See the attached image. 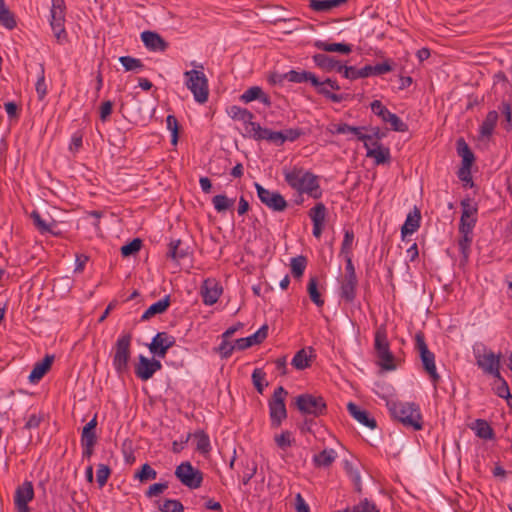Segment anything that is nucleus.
<instances>
[{
  "label": "nucleus",
  "mask_w": 512,
  "mask_h": 512,
  "mask_svg": "<svg viewBox=\"0 0 512 512\" xmlns=\"http://www.w3.org/2000/svg\"><path fill=\"white\" fill-rule=\"evenodd\" d=\"M284 77H286V80L293 83L310 82L311 86L315 88L317 94L322 95L333 103H340L345 99L342 94H336L327 89V87H330L335 91L341 89L336 79L326 78L321 81L314 73L305 70H290L284 73Z\"/></svg>",
  "instance_id": "obj_1"
},
{
  "label": "nucleus",
  "mask_w": 512,
  "mask_h": 512,
  "mask_svg": "<svg viewBox=\"0 0 512 512\" xmlns=\"http://www.w3.org/2000/svg\"><path fill=\"white\" fill-rule=\"evenodd\" d=\"M286 183L300 194L306 193L314 199L322 197L318 176L302 167L294 166L292 169H283Z\"/></svg>",
  "instance_id": "obj_2"
},
{
  "label": "nucleus",
  "mask_w": 512,
  "mask_h": 512,
  "mask_svg": "<svg viewBox=\"0 0 512 512\" xmlns=\"http://www.w3.org/2000/svg\"><path fill=\"white\" fill-rule=\"evenodd\" d=\"M460 205L462 214L458 230L461 238L458 240V248L460 253L467 258L473 241V230L477 223L478 207L469 197L462 199Z\"/></svg>",
  "instance_id": "obj_3"
},
{
  "label": "nucleus",
  "mask_w": 512,
  "mask_h": 512,
  "mask_svg": "<svg viewBox=\"0 0 512 512\" xmlns=\"http://www.w3.org/2000/svg\"><path fill=\"white\" fill-rule=\"evenodd\" d=\"M386 406L391 417L404 427L413 431H419L423 428V417L418 404L387 400Z\"/></svg>",
  "instance_id": "obj_4"
},
{
  "label": "nucleus",
  "mask_w": 512,
  "mask_h": 512,
  "mask_svg": "<svg viewBox=\"0 0 512 512\" xmlns=\"http://www.w3.org/2000/svg\"><path fill=\"white\" fill-rule=\"evenodd\" d=\"M472 349L478 368L486 375L501 378V354H495L484 343H476Z\"/></svg>",
  "instance_id": "obj_5"
},
{
  "label": "nucleus",
  "mask_w": 512,
  "mask_h": 512,
  "mask_svg": "<svg viewBox=\"0 0 512 512\" xmlns=\"http://www.w3.org/2000/svg\"><path fill=\"white\" fill-rule=\"evenodd\" d=\"M132 334H121L112 347V365L118 375H122L129 370V361L131 358Z\"/></svg>",
  "instance_id": "obj_6"
},
{
  "label": "nucleus",
  "mask_w": 512,
  "mask_h": 512,
  "mask_svg": "<svg viewBox=\"0 0 512 512\" xmlns=\"http://www.w3.org/2000/svg\"><path fill=\"white\" fill-rule=\"evenodd\" d=\"M294 405L304 416L317 418L327 413V404L322 396L303 393L294 398Z\"/></svg>",
  "instance_id": "obj_7"
},
{
  "label": "nucleus",
  "mask_w": 512,
  "mask_h": 512,
  "mask_svg": "<svg viewBox=\"0 0 512 512\" xmlns=\"http://www.w3.org/2000/svg\"><path fill=\"white\" fill-rule=\"evenodd\" d=\"M374 350L377 358L379 359V365L384 370L391 371L396 369L395 358L393 353L390 351L387 331L384 326L379 327L375 332Z\"/></svg>",
  "instance_id": "obj_8"
},
{
  "label": "nucleus",
  "mask_w": 512,
  "mask_h": 512,
  "mask_svg": "<svg viewBox=\"0 0 512 512\" xmlns=\"http://www.w3.org/2000/svg\"><path fill=\"white\" fill-rule=\"evenodd\" d=\"M185 85L192 92L196 102L203 104L209 97V85L206 75L199 70L184 72Z\"/></svg>",
  "instance_id": "obj_9"
},
{
  "label": "nucleus",
  "mask_w": 512,
  "mask_h": 512,
  "mask_svg": "<svg viewBox=\"0 0 512 512\" xmlns=\"http://www.w3.org/2000/svg\"><path fill=\"white\" fill-rule=\"evenodd\" d=\"M415 349L419 353L424 371L429 375L433 384L436 385L440 381V375L437 373L435 355L429 350L422 331L415 334Z\"/></svg>",
  "instance_id": "obj_10"
},
{
  "label": "nucleus",
  "mask_w": 512,
  "mask_h": 512,
  "mask_svg": "<svg viewBox=\"0 0 512 512\" xmlns=\"http://www.w3.org/2000/svg\"><path fill=\"white\" fill-rule=\"evenodd\" d=\"M288 392L283 386L277 387L268 401L269 416L272 428L281 426L283 420L287 418V409L285 398Z\"/></svg>",
  "instance_id": "obj_11"
},
{
  "label": "nucleus",
  "mask_w": 512,
  "mask_h": 512,
  "mask_svg": "<svg viewBox=\"0 0 512 512\" xmlns=\"http://www.w3.org/2000/svg\"><path fill=\"white\" fill-rule=\"evenodd\" d=\"M176 478L189 489H198L203 482V473L192 466L189 461L182 462L174 472Z\"/></svg>",
  "instance_id": "obj_12"
},
{
  "label": "nucleus",
  "mask_w": 512,
  "mask_h": 512,
  "mask_svg": "<svg viewBox=\"0 0 512 512\" xmlns=\"http://www.w3.org/2000/svg\"><path fill=\"white\" fill-rule=\"evenodd\" d=\"M254 186L257 197L268 209L274 212H283L287 208V201L278 191L266 189L257 182L254 183Z\"/></svg>",
  "instance_id": "obj_13"
},
{
  "label": "nucleus",
  "mask_w": 512,
  "mask_h": 512,
  "mask_svg": "<svg viewBox=\"0 0 512 512\" xmlns=\"http://www.w3.org/2000/svg\"><path fill=\"white\" fill-rule=\"evenodd\" d=\"M176 343V338L167 332H158L148 345L149 351L153 356L165 358L168 350Z\"/></svg>",
  "instance_id": "obj_14"
},
{
  "label": "nucleus",
  "mask_w": 512,
  "mask_h": 512,
  "mask_svg": "<svg viewBox=\"0 0 512 512\" xmlns=\"http://www.w3.org/2000/svg\"><path fill=\"white\" fill-rule=\"evenodd\" d=\"M308 216L313 223V236L319 239L323 233L327 216V208L324 203H316L315 206L309 210Z\"/></svg>",
  "instance_id": "obj_15"
},
{
  "label": "nucleus",
  "mask_w": 512,
  "mask_h": 512,
  "mask_svg": "<svg viewBox=\"0 0 512 512\" xmlns=\"http://www.w3.org/2000/svg\"><path fill=\"white\" fill-rule=\"evenodd\" d=\"M202 301L205 305L215 304L222 294V287L214 279H206L200 289Z\"/></svg>",
  "instance_id": "obj_16"
},
{
  "label": "nucleus",
  "mask_w": 512,
  "mask_h": 512,
  "mask_svg": "<svg viewBox=\"0 0 512 512\" xmlns=\"http://www.w3.org/2000/svg\"><path fill=\"white\" fill-rule=\"evenodd\" d=\"M456 150L457 154L462 158V167L458 173V176L461 180H466L467 178L463 177L464 169H467V173L469 174V170L475 160V156L464 138L457 139Z\"/></svg>",
  "instance_id": "obj_17"
},
{
  "label": "nucleus",
  "mask_w": 512,
  "mask_h": 512,
  "mask_svg": "<svg viewBox=\"0 0 512 512\" xmlns=\"http://www.w3.org/2000/svg\"><path fill=\"white\" fill-rule=\"evenodd\" d=\"M366 149V157L373 158L376 165L386 164L391 160L390 149L378 141H371Z\"/></svg>",
  "instance_id": "obj_18"
},
{
  "label": "nucleus",
  "mask_w": 512,
  "mask_h": 512,
  "mask_svg": "<svg viewBox=\"0 0 512 512\" xmlns=\"http://www.w3.org/2000/svg\"><path fill=\"white\" fill-rule=\"evenodd\" d=\"M268 325H262L254 334L236 340V350L242 351L261 344L268 336Z\"/></svg>",
  "instance_id": "obj_19"
},
{
  "label": "nucleus",
  "mask_w": 512,
  "mask_h": 512,
  "mask_svg": "<svg viewBox=\"0 0 512 512\" xmlns=\"http://www.w3.org/2000/svg\"><path fill=\"white\" fill-rule=\"evenodd\" d=\"M358 278L357 276H345L340 283V298L346 303H352L357 295Z\"/></svg>",
  "instance_id": "obj_20"
},
{
  "label": "nucleus",
  "mask_w": 512,
  "mask_h": 512,
  "mask_svg": "<svg viewBox=\"0 0 512 512\" xmlns=\"http://www.w3.org/2000/svg\"><path fill=\"white\" fill-rule=\"evenodd\" d=\"M141 40L144 43L145 47L153 52H163L168 47V43L156 32H142Z\"/></svg>",
  "instance_id": "obj_21"
},
{
  "label": "nucleus",
  "mask_w": 512,
  "mask_h": 512,
  "mask_svg": "<svg viewBox=\"0 0 512 512\" xmlns=\"http://www.w3.org/2000/svg\"><path fill=\"white\" fill-rule=\"evenodd\" d=\"M421 224V212L416 206L408 213L404 224L401 227V238L403 241L406 240L407 235L415 233Z\"/></svg>",
  "instance_id": "obj_22"
},
{
  "label": "nucleus",
  "mask_w": 512,
  "mask_h": 512,
  "mask_svg": "<svg viewBox=\"0 0 512 512\" xmlns=\"http://www.w3.org/2000/svg\"><path fill=\"white\" fill-rule=\"evenodd\" d=\"M347 410L350 413V415L362 425L370 429H374L377 427L376 420L370 417L369 413L366 410L360 409V407L355 403L349 402L347 404Z\"/></svg>",
  "instance_id": "obj_23"
},
{
  "label": "nucleus",
  "mask_w": 512,
  "mask_h": 512,
  "mask_svg": "<svg viewBox=\"0 0 512 512\" xmlns=\"http://www.w3.org/2000/svg\"><path fill=\"white\" fill-rule=\"evenodd\" d=\"M54 361V355H46L40 362H37L28 377L31 383H38L50 370Z\"/></svg>",
  "instance_id": "obj_24"
},
{
  "label": "nucleus",
  "mask_w": 512,
  "mask_h": 512,
  "mask_svg": "<svg viewBox=\"0 0 512 512\" xmlns=\"http://www.w3.org/2000/svg\"><path fill=\"white\" fill-rule=\"evenodd\" d=\"M498 112L495 110L489 111L479 127V140H489L493 135L495 127L498 122Z\"/></svg>",
  "instance_id": "obj_25"
},
{
  "label": "nucleus",
  "mask_w": 512,
  "mask_h": 512,
  "mask_svg": "<svg viewBox=\"0 0 512 512\" xmlns=\"http://www.w3.org/2000/svg\"><path fill=\"white\" fill-rule=\"evenodd\" d=\"M65 14H50V26L59 44L67 41V32L65 30Z\"/></svg>",
  "instance_id": "obj_26"
},
{
  "label": "nucleus",
  "mask_w": 512,
  "mask_h": 512,
  "mask_svg": "<svg viewBox=\"0 0 512 512\" xmlns=\"http://www.w3.org/2000/svg\"><path fill=\"white\" fill-rule=\"evenodd\" d=\"M240 100L244 103H249L254 100H259L261 103H263L266 106L271 105L270 97L264 93L261 87L259 86H252L248 88L241 96Z\"/></svg>",
  "instance_id": "obj_27"
},
{
  "label": "nucleus",
  "mask_w": 512,
  "mask_h": 512,
  "mask_svg": "<svg viewBox=\"0 0 512 512\" xmlns=\"http://www.w3.org/2000/svg\"><path fill=\"white\" fill-rule=\"evenodd\" d=\"M34 498V488L31 481H24L16 488L14 504H28Z\"/></svg>",
  "instance_id": "obj_28"
},
{
  "label": "nucleus",
  "mask_w": 512,
  "mask_h": 512,
  "mask_svg": "<svg viewBox=\"0 0 512 512\" xmlns=\"http://www.w3.org/2000/svg\"><path fill=\"white\" fill-rule=\"evenodd\" d=\"M188 249V247H183V243L180 239L171 240L168 244L167 257L179 263L189 256Z\"/></svg>",
  "instance_id": "obj_29"
},
{
  "label": "nucleus",
  "mask_w": 512,
  "mask_h": 512,
  "mask_svg": "<svg viewBox=\"0 0 512 512\" xmlns=\"http://www.w3.org/2000/svg\"><path fill=\"white\" fill-rule=\"evenodd\" d=\"M169 306H170V295H166L161 300L150 305L148 307V309L142 314L141 320L146 321L158 314H163L164 312L167 311Z\"/></svg>",
  "instance_id": "obj_30"
},
{
  "label": "nucleus",
  "mask_w": 512,
  "mask_h": 512,
  "mask_svg": "<svg viewBox=\"0 0 512 512\" xmlns=\"http://www.w3.org/2000/svg\"><path fill=\"white\" fill-rule=\"evenodd\" d=\"M227 113L232 119L242 121L245 125V131L249 128L250 123H253L252 119L254 118V114L240 106H230L227 109Z\"/></svg>",
  "instance_id": "obj_31"
},
{
  "label": "nucleus",
  "mask_w": 512,
  "mask_h": 512,
  "mask_svg": "<svg viewBox=\"0 0 512 512\" xmlns=\"http://www.w3.org/2000/svg\"><path fill=\"white\" fill-rule=\"evenodd\" d=\"M476 436L484 440H493L495 433L491 425L484 419H476L471 426Z\"/></svg>",
  "instance_id": "obj_32"
},
{
  "label": "nucleus",
  "mask_w": 512,
  "mask_h": 512,
  "mask_svg": "<svg viewBox=\"0 0 512 512\" xmlns=\"http://www.w3.org/2000/svg\"><path fill=\"white\" fill-rule=\"evenodd\" d=\"M314 46L324 52H338L345 55L352 52V45L346 43H327L317 40L314 42Z\"/></svg>",
  "instance_id": "obj_33"
},
{
  "label": "nucleus",
  "mask_w": 512,
  "mask_h": 512,
  "mask_svg": "<svg viewBox=\"0 0 512 512\" xmlns=\"http://www.w3.org/2000/svg\"><path fill=\"white\" fill-rule=\"evenodd\" d=\"M135 375L142 381H147L153 377L150 365V359L144 355L138 356V363L135 366Z\"/></svg>",
  "instance_id": "obj_34"
},
{
  "label": "nucleus",
  "mask_w": 512,
  "mask_h": 512,
  "mask_svg": "<svg viewBox=\"0 0 512 512\" xmlns=\"http://www.w3.org/2000/svg\"><path fill=\"white\" fill-rule=\"evenodd\" d=\"M337 453L334 449H324L313 456V464L315 467H329L335 461Z\"/></svg>",
  "instance_id": "obj_35"
},
{
  "label": "nucleus",
  "mask_w": 512,
  "mask_h": 512,
  "mask_svg": "<svg viewBox=\"0 0 512 512\" xmlns=\"http://www.w3.org/2000/svg\"><path fill=\"white\" fill-rule=\"evenodd\" d=\"M193 437L196 439V450L206 456L211 452V443L209 435L204 430H197L193 433Z\"/></svg>",
  "instance_id": "obj_36"
},
{
  "label": "nucleus",
  "mask_w": 512,
  "mask_h": 512,
  "mask_svg": "<svg viewBox=\"0 0 512 512\" xmlns=\"http://www.w3.org/2000/svg\"><path fill=\"white\" fill-rule=\"evenodd\" d=\"M312 58L315 65L326 72L334 71L336 68L337 60L327 54L318 53L313 55Z\"/></svg>",
  "instance_id": "obj_37"
},
{
  "label": "nucleus",
  "mask_w": 512,
  "mask_h": 512,
  "mask_svg": "<svg viewBox=\"0 0 512 512\" xmlns=\"http://www.w3.org/2000/svg\"><path fill=\"white\" fill-rule=\"evenodd\" d=\"M0 24L9 30L17 26L15 15L6 8L4 0H0Z\"/></svg>",
  "instance_id": "obj_38"
},
{
  "label": "nucleus",
  "mask_w": 512,
  "mask_h": 512,
  "mask_svg": "<svg viewBox=\"0 0 512 512\" xmlns=\"http://www.w3.org/2000/svg\"><path fill=\"white\" fill-rule=\"evenodd\" d=\"M307 292L309 298L317 307H322L324 305L325 300L318 289V281L316 277H311L309 279L307 284Z\"/></svg>",
  "instance_id": "obj_39"
},
{
  "label": "nucleus",
  "mask_w": 512,
  "mask_h": 512,
  "mask_svg": "<svg viewBox=\"0 0 512 512\" xmlns=\"http://www.w3.org/2000/svg\"><path fill=\"white\" fill-rule=\"evenodd\" d=\"M30 217L33 220V224L40 231V233H51L53 235H58V233L53 230V227L56 226V222L54 220L51 224H47L42 219L40 213L36 210L32 211Z\"/></svg>",
  "instance_id": "obj_40"
},
{
  "label": "nucleus",
  "mask_w": 512,
  "mask_h": 512,
  "mask_svg": "<svg viewBox=\"0 0 512 512\" xmlns=\"http://www.w3.org/2000/svg\"><path fill=\"white\" fill-rule=\"evenodd\" d=\"M30 217L33 220V224L40 231V233H51L53 235H58V233L53 230V227L56 226V222L54 220L51 224H47L42 219L40 213L36 210L32 211Z\"/></svg>",
  "instance_id": "obj_41"
},
{
  "label": "nucleus",
  "mask_w": 512,
  "mask_h": 512,
  "mask_svg": "<svg viewBox=\"0 0 512 512\" xmlns=\"http://www.w3.org/2000/svg\"><path fill=\"white\" fill-rule=\"evenodd\" d=\"M30 217L33 220V224L40 231V233H51L53 235H58V233L53 230V227L56 226V222L54 220L51 224H47L42 219L40 213L36 210L32 211Z\"/></svg>",
  "instance_id": "obj_42"
},
{
  "label": "nucleus",
  "mask_w": 512,
  "mask_h": 512,
  "mask_svg": "<svg viewBox=\"0 0 512 512\" xmlns=\"http://www.w3.org/2000/svg\"><path fill=\"white\" fill-rule=\"evenodd\" d=\"M212 203L218 213H223L234 206L235 199H230L224 194H218L212 198Z\"/></svg>",
  "instance_id": "obj_43"
},
{
  "label": "nucleus",
  "mask_w": 512,
  "mask_h": 512,
  "mask_svg": "<svg viewBox=\"0 0 512 512\" xmlns=\"http://www.w3.org/2000/svg\"><path fill=\"white\" fill-rule=\"evenodd\" d=\"M371 76V65H365L362 68L350 66L345 69V78L349 80H356L359 78H367Z\"/></svg>",
  "instance_id": "obj_44"
},
{
  "label": "nucleus",
  "mask_w": 512,
  "mask_h": 512,
  "mask_svg": "<svg viewBox=\"0 0 512 512\" xmlns=\"http://www.w3.org/2000/svg\"><path fill=\"white\" fill-rule=\"evenodd\" d=\"M291 272L294 278H301L304 274V271L307 266V258L303 255H299L297 257H293L291 259Z\"/></svg>",
  "instance_id": "obj_45"
},
{
  "label": "nucleus",
  "mask_w": 512,
  "mask_h": 512,
  "mask_svg": "<svg viewBox=\"0 0 512 512\" xmlns=\"http://www.w3.org/2000/svg\"><path fill=\"white\" fill-rule=\"evenodd\" d=\"M268 131V128H264L259 123L253 122L250 123L249 128L246 130V133L250 138L256 141H262L265 140Z\"/></svg>",
  "instance_id": "obj_46"
},
{
  "label": "nucleus",
  "mask_w": 512,
  "mask_h": 512,
  "mask_svg": "<svg viewBox=\"0 0 512 512\" xmlns=\"http://www.w3.org/2000/svg\"><path fill=\"white\" fill-rule=\"evenodd\" d=\"M292 366L298 370H304L311 365V360L307 356L305 349H301L296 352L294 355L292 362Z\"/></svg>",
  "instance_id": "obj_47"
},
{
  "label": "nucleus",
  "mask_w": 512,
  "mask_h": 512,
  "mask_svg": "<svg viewBox=\"0 0 512 512\" xmlns=\"http://www.w3.org/2000/svg\"><path fill=\"white\" fill-rule=\"evenodd\" d=\"M134 477L138 479L140 482L144 483L149 480L156 479L157 472L150 466V464L144 463L141 466L140 470L135 473Z\"/></svg>",
  "instance_id": "obj_48"
},
{
  "label": "nucleus",
  "mask_w": 512,
  "mask_h": 512,
  "mask_svg": "<svg viewBox=\"0 0 512 512\" xmlns=\"http://www.w3.org/2000/svg\"><path fill=\"white\" fill-rule=\"evenodd\" d=\"M337 512H379L376 504L369 501L367 498L361 500L357 505L353 506L352 509L346 508L343 511Z\"/></svg>",
  "instance_id": "obj_49"
},
{
  "label": "nucleus",
  "mask_w": 512,
  "mask_h": 512,
  "mask_svg": "<svg viewBox=\"0 0 512 512\" xmlns=\"http://www.w3.org/2000/svg\"><path fill=\"white\" fill-rule=\"evenodd\" d=\"M119 62L126 71H141L144 68L142 61L132 56H121Z\"/></svg>",
  "instance_id": "obj_50"
},
{
  "label": "nucleus",
  "mask_w": 512,
  "mask_h": 512,
  "mask_svg": "<svg viewBox=\"0 0 512 512\" xmlns=\"http://www.w3.org/2000/svg\"><path fill=\"white\" fill-rule=\"evenodd\" d=\"M166 124L168 130L171 132V144L177 145L179 139L180 126L177 118L174 115H168L166 117Z\"/></svg>",
  "instance_id": "obj_51"
},
{
  "label": "nucleus",
  "mask_w": 512,
  "mask_h": 512,
  "mask_svg": "<svg viewBox=\"0 0 512 512\" xmlns=\"http://www.w3.org/2000/svg\"><path fill=\"white\" fill-rule=\"evenodd\" d=\"M142 247V240L140 238H134L132 241L126 243L121 247V255L123 257L134 256L140 251Z\"/></svg>",
  "instance_id": "obj_52"
},
{
  "label": "nucleus",
  "mask_w": 512,
  "mask_h": 512,
  "mask_svg": "<svg viewBox=\"0 0 512 512\" xmlns=\"http://www.w3.org/2000/svg\"><path fill=\"white\" fill-rule=\"evenodd\" d=\"M345 470L353 482L355 491L358 493H361L362 492V482H361V476H360L358 469L354 468L349 462H346Z\"/></svg>",
  "instance_id": "obj_53"
},
{
  "label": "nucleus",
  "mask_w": 512,
  "mask_h": 512,
  "mask_svg": "<svg viewBox=\"0 0 512 512\" xmlns=\"http://www.w3.org/2000/svg\"><path fill=\"white\" fill-rule=\"evenodd\" d=\"M265 376V372L260 368H256L252 373V382L259 394H262L264 386L268 385V382L265 381Z\"/></svg>",
  "instance_id": "obj_54"
},
{
  "label": "nucleus",
  "mask_w": 512,
  "mask_h": 512,
  "mask_svg": "<svg viewBox=\"0 0 512 512\" xmlns=\"http://www.w3.org/2000/svg\"><path fill=\"white\" fill-rule=\"evenodd\" d=\"M309 7L316 12H328L337 6L333 0H310Z\"/></svg>",
  "instance_id": "obj_55"
},
{
  "label": "nucleus",
  "mask_w": 512,
  "mask_h": 512,
  "mask_svg": "<svg viewBox=\"0 0 512 512\" xmlns=\"http://www.w3.org/2000/svg\"><path fill=\"white\" fill-rule=\"evenodd\" d=\"M391 125L393 131L396 132H406L408 131V125L402 121V119L397 116L395 113H390L386 120L384 121Z\"/></svg>",
  "instance_id": "obj_56"
},
{
  "label": "nucleus",
  "mask_w": 512,
  "mask_h": 512,
  "mask_svg": "<svg viewBox=\"0 0 512 512\" xmlns=\"http://www.w3.org/2000/svg\"><path fill=\"white\" fill-rule=\"evenodd\" d=\"M35 89L38 95V99L43 100L47 95V85L45 82V70L43 64H40V74L38 76Z\"/></svg>",
  "instance_id": "obj_57"
},
{
  "label": "nucleus",
  "mask_w": 512,
  "mask_h": 512,
  "mask_svg": "<svg viewBox=\"0 0 512 512\" xmlns=\"http://www.w3.org/2000/svg\"><path fill=\"white\" fill-rule=\"evenodd\" d=\"M161 512H184V506L179 500L166 499L159 505Z\"/></svg>",
  "instance_id": "obj_58"
},
{
  "label": "nucleus",
  "mask_w": 512,
  "mask_h": 512,
  "mask_svg": "<svg viewBox=\"0 0 512 512\" xmlns=\"http://www.w3.org/2000/svg\"><path fill=\"white\" fill-rule=\"evenodd\" d=\"M234 350H236V343L232 345L229 339L224 338H222L220 345L215 348V351L220 354L222 359L230 358Z\"/></svg>",
  "instance_id": "obj_59"
},
{
  "label": "nucleus",
  "mask_w": 512,
  "mask_h": 512,
  "mask_svg": "<svg viewBox=\"0 0 512 512\" xmlns=\"http://www.w3.org/2000/svg\"><path fill=\"white\" fill-rule=\"evenodd\" d=\"M111 475V468L105 464H99L96 472V480L99 485V488H102L106 485L108 478Z\"/></svg>",
  "instance_id": "obj_60"
},
{
  "label": "nucleus",
  "mask_w": 512,
  "mask_h": 512,
  "mask_svg": "<svg viewBox=\"0 0 512 512\" xmlns=\"http://www.w3.org/2000/svg\"><path fill=\"white\" fill-rule=\"evenodd\" d=\"M274 441L280 449L285 450L288 447L292 446V443L294 440L292 438V433L290 431L286 430V431H283L281 434L276 435L274 437Z\"/></svg>",
  "instance_id": "obj_61"
},
{
  "label": "nucleus",
  "mask_w": 512,
  "mask_h": 512,
  "mask_svg": "<svg viewBox=\"0 0 512 512\" xmlns=\"http://www.w3.org/2000/svg\"><path fill=\"white\" fill-rule=\"evenodd\" d=\"M500 381V384L496 387V394L500 398H504L507 400L508 406H511L512 396L510 394L509 386L504 378H497Z\"/></svg>",
  "instance_id": "obj_62"
},
{
  "label": "nucleus",
  "mask_w": 512,
  "mask_h": 512,
  "mask_svg": "<svg viewBox=\"0 0 512 512\" xmlns=\"http://www.w3.org/2000/svg\"><path fill=\"white\" fill-rule=\"evenodd\" d=\"M392 70H393L392 60L387 59L382 63H378L374 66L371 65V76L383 75Z\"/></svg>",
  "instance_id": "obj_63"
},
{
  "label": "nucleus",
  "mask_w": 512,
  "mask_h": 512,
  "mask_svg": "<svg viewBox=\"0 0 512 512\" xmlns=\"http://www.w3.org/2000/svg\"><path fill=\"white\" fill-rule=\"evenodd\" d=\"M281 132H282L281 146L286 141H290V142L296 141L298 138H300L304 134L303 130L300 128H289V129H286Z\"/></svg>",
  "instance_id": "obj_64"
}]
</instances>
